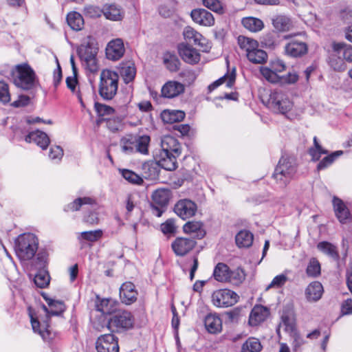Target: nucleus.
Listing matches in <instances>:
<instances>
[{"instance_id": "obj_1", "label": "nucleus", "mask_w": 352, "mask_h": 352, "mask_svg": "<svg viewBox=\"0 0 352 352\" xmlns=\"http://www.w3.org/2000/svg\"><path fill=\"white\" fill-rule=\"evenodd\" d=\"M11 76L13 83L24 90L32 89L38 82L35 72L26 63L16 65L11 71Z\"/></svg>"}, {"instance_id": "obj_2", "label": "nucleus", "mask_w": 352, "mask_h": 352, "mask_svg": "<svg viewBox=\"0 0 352 352\" xmlns=\"http://www.w3.org/2000/svg\"><path fill=\"white\" fill-rule=\"evenodd\" d=\"M118 74L111 69L102 70L98 85L99 95L106 100H110L116 95L118 88Z\"/></svg>"}, {"instance_id": "obj_3", "label": "nucleus", "mask_w": 352, "mask_h": 352, "mask_svg": "<svg viewBox=\"0 0 352 352\" xmlns=\"http://www.w3.org/2000/svg\"><path fill=\"white\" fill-rule=\"evenodd\" d=\"M296 172V164L294 157L283 156L275 168L273 177L281 187H285L293 179Z\"/></svg>"}, {"instance_id": "obj_4", "label": "nucleus", "mask_w": 352, "mask_h": 352, "mask_svg": "<svg viewBox=\"0 0 352 352\" xmlns=\"http://www.w3.org/2000/svg\"><path fill=\"white\" fill-rule=\"evenodd\" d=\"M38 249V239L31 233H25L18 236L15 241V251L23 261L32 259Z\"/></svg>"}, {"instance_id": "obj_5", "label": "nucleus", "mask_w": 352, "mask_h": 352, "mask_svg": "<svg viewBox=\"0 0 352 352\" xmlns=\"http://www.w3.org/2000/svg\"><path fill=\"white\" fill-rule=\"evenodd\" d=\"M150 141V137L146 135L138 137L128 135L120 140L121 151L126 155H131L135 152L146 155L148 152Z\"/></svg>"}, {"instance_id": "obj_6", "label": "nucleus", "mask_w": 352, "mask_h": 352, "mask_svg": "<svg viewBox=\"0 0 352 352\" xmlns=\"http://www.w3.org/2000/svg\"><path fill=\"white\" fill-rule=\"evenodd\" d=\"M133 317L131 312L119 311L115 313L108 321V329L111 332H120L133 327Z\"/></svg>"}, {"instance_id": "obj_7", "label": "nucleus", "mask_w": 352, "mask_h": 352, "mask_svg": "<svg viewBox=\"0 0 352 352\" xmlns=\"http://www.w3.org/2000/svg\"><path fill=\"white\" fill-rule=\"evenodd\" d=\"M268 104L270 107L276 113L285 114L289 111L293 103L285 92L281 90H274L270 95Z\"/></svg>"}, {"instance_id": "obj_8", "label": "nucleus", "mask_w": 352, "mask_h": 352, "mask_svg": "<svg viewBox=\"0 0 352 352\" xmlns=\"http://www.w3.org/2000/svg\"><path fill=\"white\" fill-rule=\"evenodd\" d=\"M239 298L236 293L227 289L217 290L212 295L213 305L218 307L232 306L237 302Z\"/></svg>"}, {"instance_id": "obj_9", "label": "nucleus", "mask_w": 352, "mask_h": 352, "mask_svg": "<svg viewBox=\"0 0 352 352\" xmlns=\"http://www.w3.org/2000/svg\"><path fill=\"white\" fill-rule=\"evenodd\" d=\"M97 352H119L118 338L113 333L100 336L96 342Z\"/></svg>"}, {"instance_id": "obj_10", "label": "nucleus", "mask_w": 352, "mask_h": 352, "mask_svg": "<svg viewBox=\"0 0 352 352\" xmlns=\"http://www.w3.org/2000/svg\"><path fill=\"white\" fill-rule=\"evenodd\" d=\"M196 243L192 239L177 237L173 241L171 248L176 256L182 257L192 250Z\"/></svg>"}, {"instance_id": "obj_11", "label": "nucleus", "mask_w": 352, "mask_h": 352, "mask_svg": "<svg viewBox=\"0 0 352 352\" xmlns=\"http://www.w3.org/2000/svg\"><path fill=\"white\" fill-rule=\"evenodd\" d=\"M174 211L182 219L194 216L197 211L196 204L189 199H181L175 205Z\"/></svg>"}, {"instance_id": "obj_12", "label": "nucleus", "mask_w": 352, "mask_h": 352, "mask_svg": "<svg viewBox=\"0 0 352 352\" xmlns=\"http://www.w3.org/2000/svg\"><path fill=\"white\" fill-rule=\"evenodd\" d=\"M162 151L160 153L179 156L182 153V146L178 140L171 136L165 135L161 140Z\"/></svg>"}, {"instance_id": "obj_13", "label": "nucleus", "mask_w": 352, "mask_h": 352, "mask_svg": "<svg viewBox=\"0 0 352 352\" xmlns=\"http://www.w3.org/2000/svg\"><path fill=\"white\" fill-rule=\"evenodd\" d=\"M192 21L204 27H211L214 25V18L212 13L203 8L194 9L190 12Z\"/></svg>"}, {"instance_id": "obj_14", "label": "nucleus", "mask_w": 352, "mask_h": 352, "mask_svg": "<svg viewBox=\"0 0 352 352\" xmlns=\"http://www.w3.org/2000/svg\"><path fill=\"white\" fill-rule=\"evenodd\" d=\"M97 53L98 47L96 46L94 41L91 38H88L78 48V54L82 63L96 58Z\"/></svg>"}, {"instance_id": "obj_15", "label": "nucleus", "mask_w": 352, "mask_h": 352, "mask_svg": "<svg viewBox=\"0 0 352 352\" xmlns=\"http://www.w3.org/2000/svg\"><path fill=\"white\" fill-rule=\"evenodd\" d=\"M124 51L122 40L116 38L108 43L106 48V55L108 59L117 60L124 55Z\"/></svg>"}, {"instance_id": "obj_16", "label": "nucleus", "mask_w": 352, "mask_h": 352, "mask_svg": "<svg viewBox=\"0 0 352 352\" xmlns=\"http://www.w3.org/2000/svg\"><path fill=\"white\" fill-rule=\"evenodd\" d=\"M183 34L186 39L192 40L195 45L203 49V51L206 52L210 48L208 40L194 28L190 26L185 28Z\"/></svg>"}, {"instance_id": "obj_17", "label": "nucleus", "mask_w": 352, "mask_h": 352, "mask_svg": "<svg viewBox=\"0 0 352 352\" xmlns=\"http://www.w3.org/2000/svg\"><path fill=\"white\" fill-rule=\"evenodd\" d=\"M121 300L126 305H131L136 301L138 292L131 282L124 283L120 289Z\"/></svg>"}, {"instance_id": "obj_18", "label": "nucleus", "mask_w": 352, "mask_h": 352, "mask_svg": "<svg viewBox=\"0 0 352 352\" xmlns=\"http://www.w3.org/2000/svg\"><path fill=\"white\" fill-rule=\"evenodd\" d=\"M178 51L182 58L188 63L195 64L200 59L197 50L188 44H180L178 46Z\"/></svg>"}, {"instance_id": "obj_19", "label": "nucleus", "mask_w": 352, "mask_h": 352, "mask_svg": "<svg viewBox=\"0 0 352 352\" xmlns=\"http://www.w3.org/2000/svg\"><path fill=\"white\" fill-rule=\"evenodd\" d=\"M333 206L338 221L342 224L346 223L351 219V213L343 201L334 197L333 199Z\"/></svg>"}, {"instance_id": "obj_20", "label": "nucleus", "mask_w": 352, "mask_h": 352, "mask_svg": "<svg viewBox=\"0 0 352 352\" xmlns=\"http://www.w3.org/2000/svg\"><path fill=\"white\" fill-rule=\"evenodd\" d=\"M103 15L108 20L120 21L124 16V11L120 6L115 3H107L103 6Z\"/></svg>"}, {"instance_id": "obj_21", "label": "nucleus", "mask_w": 352, "mask_h": 352, "mask_svg": "<svg viewBox=\"0 0 352 352\" xmlns=\"http://www.w3.org/2000/svg\"><path fill=\"white\" fill-rule=\"evenodd\" d=\"M285 54L292 57H299L307 52V45L302 41H292L285 46Z\"/></svg>"}, {"instance_id": "obj_22", "label": "nucleus", "mask_w": 352, "mask_h": 352, "mask_svg": "<svg viewBox=\"0 0 352 352\" xmlns=\"http://www.w3.org/2000/svg\"><path fill=\"white\" fill-rule=\"evenodd\" d=\"M184 91L183 84L177 81H168L162 87V96L164 98H173Z\"/></svg>"}, {"instance_id": "obj_23", "label": "nucleus", "mask_w": 352, "mask_h": 352, "mask_svg": "<svg viewBox=\"0 0 352 352\" xmlns=\"http://www.w3.org/2000/svg\"><path fill=\"white\" fill-rule=\"evenodd\" d=\"M205 327L210 333H219L222 330V321L215 314H208L204 320Z\"/></svg>"}, {"instance_id": "obj_24", "label": "nucleus", "mask_w": 352, "mask_h": 352, "mask_svg": "<svg viewBox=\"0 0 352 352\" xmlns=\"http://www.w3.org/2000/svg\"><path fill=\"white\" fill-rule=\"evenodd\" d=\"M25 140L27 142H34L43 150L47 148L50 142L47 135L38 130L30 133Z\"/></svg>"}, {"instance_id": "obj_25", "label": "nucleus", "mask_w": 352, "mask_h": 352, "mask_svg": "<svg viewBox=\"0 0 352 352\" xmlns=\"http://www.w3.org/2000/svg\"><path fill=\"white\" fill-rule=\"evenodd\" d=\"M323 294V287L318 281L311 283L305 289V296L309 302L319 300Z\"/></svg>"}, {"instance_id": "obj_26", "label": "nucleus", "mask_w": 352, "mask_h": 352, "mask_svg": "<svg viewBox=\"0 0 352 352\" xmlns=\"http://www.w3.org/2000/svg\"><path fill=\"white\" fill-rule=\"evenodd\" d=\"M268 310L267 308L261 305L255 306L250 315L249 323L252 326H256L263 322L268 316Z\"/></svg>"}, {"instance_id": "obj_27", "label": "nucleus", "mask_w": 352, "mask_h": 352, "mask_svg": "<svg viewBox=\"0 0 352 352\" xmlns=\"http://www.w3.org/2000/svg\"><path fill=\"white\" fill-rule=\"evenodd\" d=\"M30 320L32 327L34 333H38L43 340H47L50 338V331L49 329V324L47 321H44L43 323L30 314Z\"/></svg>"}, {"instance_id": "obj_28", "label": "nucleus", "mask_w": 352, "mask_h": 352, "mask_svg": "<svg viewBox=\"0 0 352 352\" xmlns=\"http://www.w3.org/2000/svg\"><path fill=\"white\" fill-rule=\"evenodd\" d=\"M179 156L160 153L158 164L166 170H174L177 167V158Z\"/></svg>"}, {"instance_id": "obj_29", "label": "nucleus", "mask_w": 352, "mask_h": 352, "mask_svg": "<svg viewBox=\"0 0 352 352\" xmlns=\"http://www.w3.org/2000/svg\"><path fill=\"white\" fill-rule=\"evenodd\" d=\"M185 113L179 110H164L161 113V118L164 122L174 123L184 120Z\"/></svg>"}, {"instance_id": "obj_30", "label": "nucleus", "mask_w": 352, "mask_h": 352, "mask_svg": "<svg viewBox=\"0 0 352 352\" xmlns=\"http://www.w3.org/2000/svg\"><path fill=\"white\" fill-rule=\"evenodd\" d=\"M170 198V191L167 189H158L152 195L153 204L166 207Z\"/></svg>"}, {"instance_id": "obj_31", "label": "nucleus", "mask_w": 352, "mask_h": 352, "mask_svg": "<svg viewBox=\"0 0 352 352\" xmlns=\"http://www.w3.org/2000/svg\"><path fill=\"white\" fill-rule=\"evenodd\" d=\"M333 50L340 57L342 55L343 58L349 62H352V46L344 43H333Z\"/></svg>"}, {"instance_id": "obj_32", "label": "nucleus", "mask_w": 352, "mask_h": 352, "mask_svg": "<svg viewBox=\"0 0 352 352\" xmlns=\"http://www.w3.org/2000/svg\"><path fill=\"white\" fill-rule=\"evenodd\" d=\"M254 236L252 232L243 230L235 236L236 243L239 248H249L253 243Z\"/></svg>"}, {"instance_id": "obj_33", "label": "nucleus", "mask_w": 352, "mask_h": 352, "mask_svg": "<svg viewBox=\"0 0 352 352\" xmlns=\"http://www.w3.org/2000/svg\"><path fill=\"white\" fill-rule=\"evenodd\" d=\"M274 28L279 32H287L292 29V23L289 18L284 15L276 16L272 20Z\"/></svg>"}, {"instance_id": "obj_34", "label": "nucleus", "mask_w": 352, "mask_h": 352, "mask_svg": "<svg viewBox=\"0 0 352 352\" xmlns=\"http://www.w3.org/2000/svg\"><path fill=\"white\" fill-rule=\"evenodd\" d=\"M67 21L69 26L74 30L79 31L84 26V20L80 14L72 12L67 14Z\"/></svg>"}, {"instance_id": "obj_35", "label": "nucleus", "mask_w": 352, "mask_h": 352, "mask_svg": "<svg viewBox=\"0 0 352 352\" xmlns=\"http://www.w3.org/2000/svg\"><path fill=\"white\" fill-rule=\"evenodd\" d=\"M49 306L51 307L50 310L43 305V308L46 313L47 317L51 316H58L65 310L64 304L60 301H55L52 299H46Z\"/></svg>"}, {"instance_id": "obj_36", "label": "nucleus", "mask_w": 352, "mask_h": 352, "mask_svg": "<svg viewBox=\"0 0 352 352\" xmlns=\"http://www.w3.org/2000/svg\"><path fill=\"white\" fill-rule=\"evenodd\" d=\"M246 56L250 62L256 64H262L267 58V53L264 50L258 49V47L248 53Z\"/></svg>"}, {"instance_id": "obj_37", "label": "nucleus", "mask_w": 352, "mask_h": 352, "mask_svg": "<svg viewBox=\"0 0 352 352\" xmlns=\"http://www.w3.org/2000/svg\"><path fill=\"white\" fill-rule=\"evenodd\" d=\"M242 24L246 29L254 32L261 30L264 27L263 22L261 19L254 17L243 19Z\"/></svg>"}, {"instance_id": "obj_38", "label": "nucleus", "mask_w": 352, "mask_h": 352, "mask_svg": "<svg viewBox=\"0 0 352 352\" xmlns=\"http://www.w3.org/2000/svg\"><path fill=\"white\" fill-rule=\"evenodd\" d=\"M230 269L224 263H219L214 267L213 276L219 282H226L229 276Z\"/></svg>"}, {"instance_id": "obj_39", "label": "nucleus", "mask_w": 352, "mask_h": 352, "mask_svg": "<svg viewBox=\"0 0 352 352\" xmlns=\"http://www.w3.org/2000/svg\"><path fill=\"white\" fill-rule=\"evenodd\" d=\"M240 48L246 53L252 52L255 47H258L257 41L243 36H239L237 39Z\"/></svg>"}, {"instance_id": "obj_40", "label": "nucleus", "mask_w": 352, "mask_h": 352, "mask_svg": "<svg viewBox=\"0 0 352 352\" xmlns=\"http://www.w3.org/2000/svg\"><path fill=\"white\" fill-rule=\"evenodd\" d=\"M96 308L103 314H111L116 309V302L112 299H102L97 304Z\"/></svg>"}, {"instance_id": "obj_41", "label": "nucleus", "mask_w": 352, "mask_h": 352, "mask_svg": "<svg viewBox=\"0 0 352 352\" xmlns=\"http://www.w3.org/2000/svg\"><path fill=\"white\" fill-rule=\"evenodd\" d=\"M136 74L134 65L131 63L124 64L120 69V75L126 83L132 81Z\"/></svg>"}, {"instance_id": "obj_42", "label": "nucleus", "mask_w": 352, "mask_h": 352, "mask_svg": "<svg viewBox=\"0 0 352 352\" xmlns=\"http://www.w3.org/2000/svg\"><path fill=\"white\" fill-rule=\"evenodd\" d=\"M94 200L90 197H82L75 199L73 202L69 204L65 207V211H77L82 205H92L94 204Z\"/></svg>"}, {"instance_id": "obj_43", "label": "nucleus", "mask_w": 352, "mask_h": 352, "mask_svg": "<svg viewBox=\"0 0 352 352\" xmlns=\"http://www.w3.org/2000/svg\"><path fill=\"white\" fill-rule=\"evenodd\" d=\"M226 282H228L234 285H239L243 283L245 278L244 270L238 267L234 270H230L229 276Z\"/></svg>"}, {"instance_id": "obj_44", "label": "nucleus", "mask_w": 352, "mask_h": 352, "mask_svg": "<svg viewBox=\"0 0 352 352\" xmlns=\"http://www.w3.org/2000/svg\"><path fill=\"white\" fill-rule=\"evenodd\" d=\"M318 248L323 253L327 254L335 260L339 258V254L335 245L330 243L323 241L318 244Z\"/></svg>"}, {"instance_id": "obj_45", "label": "nucleus", "mask_w": 352, "mask_h": 352, "mask_svg": "<svg viewBox=\"0 0 352 352\" xmlns=\"http://www.w3.org/2000/svg\"><path fill=\"white\" fill-rule=\"evenodd\" d=\"M164 63L170 72H176L179 68L180 61L178 58L170 53H166L164 56Z\"/></svg>"}, {"instance_id": "obj_46", "label": "nucleus", "mask_w": 352, "mask_h": 352, "mask_svg": "<svg viewBox=\"0 0 352 352\" xmlns=\"http://www.w3.org/2000/svg\"><path fill=\"white\" fill-rule=\"evenodd\" d=\"M34 281L38 287L45 288L50 284V277L46 270H41L35 275Z\"/></svg>"}, {"instance_id": "obj_47", "label": "nucleus", "mask_w": 352, "mask_h": 352, "mask_svg": "<svg viewBox=\"0 0 352 352\" xmlns=\"http://www.w3.org/2000/svg\"><path fill=\"white\" fill-rule=\"evenodd\" d=\"M262 349L259 340L256 338H249L242 346L241 352H259Z\"/></svg>"}, {"instance_id": "obj_48", "label": "nucleus", "mask_w": 352, "mask_h": 352, "mask_svg": "<svg viewBox=\"0 0 352 352\" xmlns=\"http://www.w3.org/2000/svg\"><path fill=\"white\" fill-rule=\"evenodd\" d=\"M342 153H343V152L342 151H338L333 152L331 155L324 157L318 163V164L317 166V170L319 171V170L327 168L330 165H331L333 164V162H334V160L337 157H340Z\"/></svg>"}, {"instance_id": "obj_49", "label": "nucleus", "mask_w": 352, "mask_h": 352, "mask_svg": "<svg viewBox=\"0 0 352 352\" xmlns=\"http://www.w3.org/2000/svg\"><path fill=\"white\" fill-rule=\"evenodd\" d=\"M261 75L265 78V80L272 82H280V76L276 74V72L272 70L271 68L267 67H261L260 69Z\"/></svg>"}, {"instance_id": "obj_50", "label": "nucleus", "mask_w": 352, "mask_h": 352, "mask_svg": "<svg viewBox=\"0 0 352 352\" xmlns=\"http://www.w3.org/2000/svg\"><path fill=\"white\" fill-rule=\"evenodd\" d=\"M122 176L129 183L133 184H141L143 179L138 174L128 169L120 170Z\"/></svg>"}, {"instance_id": "obj_51", "label": "nucleus", "mask_w": 352, "mask_h": 352, "mask_svg": "<svg viewBox=\"0 0 352 352\" xmlns=\"http://www.w3.org/2000/svg\"><path fill=\"white\" fill-rule=\"evenodd\" d=\"M306 272L311 277H316L320 274V265L316 258H312L309 261Z\"/></svg>"}, {"instance_id": "obj_52", "label": "nucleus", "mask_w": 352, "mask_h": 352, "mask_svg": "<svg viewBox=\"0 0 352 352\" xmlns=\"http://www.w3.org/2000/svg\"><path fill=\"white\" fill-rule=\"evenodd\" d=\"M235 80V74L232 72L230 76L220 78L219 80L214 82L212 84L208 86L209 90L211 91L212 90L216 89L218 86L223 84L226 81L227 82V87H230L232 86Z\"/></svg>"}, {"instance_id": "obj_53", "label": "nucleus", "mask_w": 352, "mask_h": 352, "mask_svg": "<svg viewBox=\"0 0 352 352\" xmlns=\"http://www.w3.org/2000/svg\"><path fill=\"white\" fill-rule=\"evenodd\" d=\"M203 4L207 8L218 14L224 12L222 3L219 0H203Z\"/></svg>"}, {"instance_id": "obj_54", "label": "nucleus", "mask_w": 352, "mask_h": 352, "mask_svg": "<svg viewBox=\"0 0 352 352\" xmlns=\"http://www.w3.org/2000/svg\"><path fill=\"white\" fill-rule=\"evenodd\" d=\"M94 107L99 116H111L115 112L113 107L99 102H96Z\"/></svg>"}, {"instance_id": "obj_55", "label": "nucleus", "mask_w": 352, "mask_h": 352, "mask_svg": "<svg viewBox=\"0 0 352 352\" xmlns=\"http://www.w3.org/2000/svg\"><path fill=\"white\" fill-rule=\"evenodd\" d=\"M84 13L88 17L97 18L103 14V8L100 9L98 6L89 5L85 7Z\"/></svg>"}, {"instance_id": "obj_56", "label": "nucleus", "mask_w": 352, "mask_h": 352, "mask_svg": "<svg viewBox=\"0 0 352 352\" xmlns=\"http://www.w3.org/2000/svg\"><path fill=\"white\" fill-rule=\"evenodd\" d=\"M102 232L101 230L87 231L80 233L81 238L90 242H95L101 238Z\"/></svg>"}, {"instance_id": "obj_57", "label": "nucleus", "mask_w": 352, "mask_h": 352, "mask_svg": "<svg viewBox=\"0 0 352 352\" xmlns=\"http://www.w3.org/2000/svg\"><path fill=\"white\" fill-rule=\"evenodd\" d=\"M291 338L292 340V346L294 352H298L300 347L305 344V340L296 331L291 333Z\"/></svg>"}, {"instance_id": "obj_58", "label": "nucleus", "mask_w": 352, "mask_h": 352, "mask_svg": "<svg viewBox=\"0 0 352 352\" xmlns=\"http://www.w3.org/2000/svg\"><path fill=\"white\" fill-rule=\"evenodd\" d=\"M201 223L199 221H188L183 227L186 233L202 232L201 230Z\"/></svg>"}, {"instance_id": "obj_59", "label": "nucleus", "mask_w": 352, "mask_h": 352, "mask_svg": "<svg viewBox=\"0 0 352 352\" xmlns=\"http://www.w3.org/2000/svg\"><path fill=\"white\" fill-rule=\"evenodd\" d=\"M288 278L285 274H279L275 276L271 283L267 286V289H270L272 287L278 288L284 285L287 281Z\"/></svg>"}, {"instance_id": "obj_60", "label": "nucleus", "mask_w": 352, "mask_h": 352, "mask_svg": "<svg viewBox=\"0 0 352 352\" xmlns=\"http://www.w3.org/2000/svg\"><path fill=\"white\" fill-rule=\"evenodd\" d=\"M10 100V94L8 89V85L0 81V101L3 103H7Z\"/></svg>"}, {"instance_id": "obj_61", "label": "nucleus", "mask_w": 352, "mask_h": 352, "mask_svg": "<svg viewBox=\"0 0 352 352\" xmlns=\"http://www.w3.org/2000/svg\"><path fill=\"white\" fill-rule=\"evenodd\" d=\"M82 65L87 72L95 74L99 70V65L97 58L91 59L89 61L82 63Z\"/></svg>"}, {"instance_id": "obj_62", "label": "nucleus", "mask_w": 352, "mask_h": 352, "mask_svg": "<svg viewBox=\"0 0 352 352\" xmlns=\"http://www.w3.org/2000/svg\"><path fill=\"white\" fill-rule=\"evenodd\" d=\"M298 80V75L296 72H289L280 78V83L281 84H294Z\"/></svg>"}, {"instance_id": "obj_63", "label": "nucleus", "mask_w": 352, "mask_h": 352, "mask_svg": "<svg viewBox=\"0 0 352 352\" xmlns=\"http://www.w3.org/2000/svg\"><path fill=\"white\" fill-rule=\"evenodd\" d=\"M161 230L164 234L174 233L176 230L175 221L173 219H168L161 225Z\"/></svg>"}, {"instance_id": "obj_64", "label": "nucleus", "mask_w": 352, "mask_h": 352, "mask_svg": "<svg viewBox=\"0 0 352 352\" xmlns=\"http://www.w3.org/2000/svg\"><path fill=\"white\" fill-rule=\"evenodd\" d=\"M63 156V150L59 146L51 147L49 157L52 160H57L60 161Z\"/></svg>"}]
</instances>
